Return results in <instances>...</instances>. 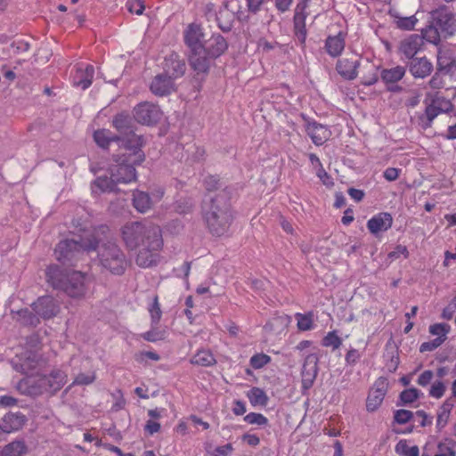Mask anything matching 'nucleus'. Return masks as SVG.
<instances>
[{
    "instance_id": "4be33fe9",
    "label": "nucleus",
    "mask_w": 456,
    "mask_h": 456,
    "mask_svg": "<svg viewBox=\"0 0 456 456\" xmlns=\"http://www.w3.org/2000/svg\"><path fill=\"white\" fill-rule=\"evenodd\" d=\"M393 217L389 213L382 212L372 216L367 222V228L372 234L386 232L392 227Z\"/></svg>"
},
{
    "instance_id": "ddd939ff",
    "label": "nucleus",
    "mask_w": 456,
    "mask_h": 456,
    "mask_svg": "<svg viewBox=\"0 0 456 456\" xmlns=\"http://www.w3.org/2000/svg\"><path fill=\"white\" fill-rule=\"evenodd\" d=\"M32 310L38 315V319H51L59 312V305L55 299L50 296L40 297L31 305Z\"/></svg>"
},
{
    "instance_id": "6e6d98bb",
    "label": "nucleus",
    "mask_w": 456,
    "mask_h": 456,
    "mask_svg": "<svg viewBox=\"0 0 456 456\" xmlns=\"http://www.w3.org/2000/svg\"><path fill=\"white\" fill-rule=\"evenodd\" d=\"M450 331V325L446 323H436L429 326V332L437 337L444 338L446 339V335Z\"/></svg>"
},
{
    "instance_id": "4c0bfd02",
    "label": "nucleus",
    "mask_w": 456,
    "mask_h": 456,
    "mask_svg": "<svg viewBox=\"0 0 456 456\" xmlns=\"http://www.w3.org/2000/svg\"><path fill=\"white\" fill-rule=\"evenodd\" d=\"M421 456L432 455L428 452V448L424 447ZM433 456H456V451L454 450V442H452V440L440 442L437 444V450Z\"/></svg>"
},
{
    "instance_id": "e2e57ef3",
    "label": "nucleus",
    "mask_w": 456,
    "mask_h": 456,
    "mask_svg": "<svg viewBox=\"0 0 456 456\" xmlns=\"http://www.w3.org/2000/svg\"><path fill=\"white\" fill-rule=\"evenodd\" d=\"M362 357V354L355 348H350L345 356V362L347 365H355Z\"/></svg>"
},
{
    "instance_id": "1a4fd4ad",
    "label": "nucleus",
    "mask_w": 456,
    "mask_h": 456,
    "mask_svg": "<svg viewBox=\"0 0 456 456\" xmlns=\"http://www.w3.org/2000/svg\"><path fill=\"white\" fill-rule=\"evenodd\" d=\"M320 354L316 352L307 354L305 358L301 370V388L302 393L305 394L314 385L318 371V363Z\"/></svg>"
},
{
    "instance_id": "aec40b11",
    "label": "nucleus",
    "mask_w": 456,
    "mask_h": 456,
    "mask_svg": "<svg viewBox=\"0 0 456 456\" xmlns=\"http://www.w3.org/2000/svg\"><path fill=\"white\" fill-rule=\"evenodd\" d=\"M185 72V63L179 58L176 53H171L165 58L164 75L168 76L171 79L182 77Z\"/></svg>"
},
{
    "instance_id": "79ce46f5",
    "label": "nucleus",
    "mask_w": 456,
    "mask_h": 456,
    "mask_svg": "<svg viewBox=\"0 0 456 456\" xmlns=\"http://www.w3.org/2000/svg\"><path fill=\"white\" fill-rule=\"evenodd\" d=\"M440 33L441 31L437 26L432 22V24L422 29L420 37H423V41L426 40L431 44L437 45L441 40Z\"/></svg>"
},
{
    "instance_id": "4468645a",
    "label": "nucleus",
    "mask_w": 456,
    "mask_h": 456,
    "mask_svg": "<svg viewBox=\"0 0 456 456\" xmlns=\"http://www.w3.org/2000/svg\"><path fill=\"white\" fill-rule=\"evenodd\" d=\"M211 58L206 47L190 51L189 64L197 75H206L209 71Z\"/></svg>"
},
{
    "instance_id": "69168bd1",
    "label": "nucleus",
    "mask_w": 456,
    "mask_h": 456,
    "mask_svg": "<svg viewBox=\"0 0 456 456\" xmlns=\"http://www.w3.org/2000/svg\"><path fill=\"white\" fill-rule=\"evenodd\" d=\"M434 378V373L430 370H424L418 378L417 384L420 387L429 385Z\"/></svg>"
},
{
    "instance_id": "f8f14e48",
    "label": "nucleus",
    "mask_w": 456,
    "mask_h": 456,
    "mask_svg": "<svg viewBox=\"0 0 456 456\" xmlns=\"http://www.w3.org/2000/svg\"><path fill=\"white\" fill-rule=\"evenodd\" d=\"M159 106L149 102H143L134 108V119L142 125H154L161 118Z\"/></svg>"
},
{
    "instance_id": "7c9ffc66",
    "label": "nucleus",
    "mask_w": 456,
    "mask_h": 456,
    "mask_svg": "<svg viewBox=\"0 0 456 456\" xmlns=\"http://www.w3.org/2000/svg\"><path fill=\"white\" fill-rule=\"evenodd\" d=\"M13 319L24 326L36 327L40 323L38 315L28 308L12 312Z\"/></svg>"
},
{
    "instance_id": "c85d7f7f",
    "label": "nucleus",
    "mask_w": 456,
    "mask_h": 456,
    "mask_svg": "<svg viewBox=\"0 0 456 456\" xmlns=\"http://www.w3.org/2000/svg\"><path fill=\"white\" fill-rule=\"evenodd\" d=\"M45 378L46 379V391L50 394H55L67 382L66 373L60 370L51 371L48 376L45 375Z\"/></svg>"
},
{
    "instance_id": "a19ab883",
    "label": "nucleus",
    "mask_w": 456,
    "mask_h": 456,
    "mask_svg": "<svg viewBox=\"0 0 456 456\" xmlns=\"http://www.w3.org/2000/svg\"><path fill=\"white\" fill-rule=\"evenodd\" d=\"M27 451L23 441H13L5 445L1 451L2 456H21Z\"/></svg>"
},
{
    "instance_id": "58836bf2",
    "label": "nucleus",
    "mask_w": 456,
    "mask_h": 456,
    "mask_svg": "<svg viewBox=\"0 0 456 456\" xmlns=\"http://www.w3.org/2000/svg\"><path fill=\"white\" fill-rule=\"evenodd\" d=\"M427 101H430L436 107L444 108L445 110H452L453 103L451 100L445 98L439 91L427 92L425 94Z\"/></svg>"
},
{
    "instance_id": "37998d69",
    "label": "nucleus",
    "mask_w": 456,
    "mask_h": 456,
    "mask_svg": "<svg viewBox=\"0 0 456 456\" xmlns=\"http://www.w3.org/2000/svg\"><path fill=\"white\" fill-rule=\"evenodd\" d=\"M148 311L151 316V324L158 326L162 317V311L157 295L153 297L151 303L148 305Z\"/></svg>"
},
{
    "instance_id": "dca6fc26",
    "label": "nucleus",
    "mask_w": 456,
    "mask_h": 456,
    "mask_svg": "<svg viewBox=\"0 0 456 456\" xmlns=\"http://www.w3.org/2000/svg\"><path fill=\"white\" fill-rule=\"evenodd\" d=\"M424 45L423 37L418 34H411L401 41L399 53L406 59H414Z\"/></svg>"
},
{
    "instance_id": "de8ad7c7",
    "label": "nucleus",
    "mask_w": 456,
    "mask_h": 456,
    "mask_svg": "<svg viewBox=\"0 0 456 456\" xmlns=\"http://www.w3.org/2000/svg\"><path fill=\"white\" fill-rule=\"evenodd\" d=\"M444 73L439 71L436 69L435 74L431 77L429 81L428 82V86L433 89L439 91L445 87V79H444Z\"/></svg>"
},
{
    "instance_id": "8fccbe9b",
    "label": "nucleus",
    "mask_w": 456,
    "mask_h": 456,
    "mask_svg": "<svg viewBox=\"0 0 456 456\" xmlns=\"http://www.w3.org/2000/svg\"><path fill=\"white\" fill-rule=\"evenodd\" d=\"M296 319L297 321V328L300 330H310L313 328L312 314H297Z\"/></svg>"
},
{
    "instance_id": "2f4dec72",
    "label": "nucleus",
    "mask_w": 456,
    "mask_h": 456,
    "mask_svg": "<svg viewBox=\"0 0 456 456\" xmlns=\"http://www.w3.org/2000/svg\"><path fill=\"white\" fill-rule=\"evenodd\" d=\"M436 69L444 74L453 72L456 70V58L447 52H439Z\"/></svg>"
},
{
    "instance_id": "e433bc0d",
    "label": "nucleus",
    "mask_w": 456,
    "mask_h": 456,
    "mask_svg": "<svg viewBox=\"0 0 456 456\" xmlns=\"http://www.w3.org/2000/svg\"><path fill=\"white\" fill-rule=\"evenodd\" d=\"M94 140L98 146L107 149L111 142H119L120 136L112 135L107 129H99L94 133Z\"/></svg>"
},
{
    "instance_id": "f704fd0d",
    "label": "nucleus",
    "mask_w": 456,
    "mask_h": 456,
    "mask_svg": "<svg viewBox=\"0 0 456 456\" xmlns=\"http://www.w3.org/2000/svg\"><path fill=\"white\" fill-rule=\"evenodd\" d=\"M190 362L191 364L202 367H210L216 363V360L214 354L208 349L198 350L196 354L191 358Z\"/></svg>"
},
{
    "instance_id": "393cba45",
    "label": "nucleus",
    "mask_w": 456,
    "mask_h": 456,
    "mask_svg": "<svg viewBox=\"0 0 456 456\" xmlns=\"http://www.w3.org/2000/svg\"><path fill=\"white\" fill-rule=\"evenodd\" d=\"M433 64L426 57L411 59L410 72L415 78H425L433 71Z\"/></svg>"
},
{
    "instance_id": "72a5a7b5",
    "label": "nucleus",
    "mask_w": 456,
    "mask_h": 456,
    "mask_svg": "<svg viewBox=\"0 0 456 456\" xmlns=\"http://www.w3.org/2000/svg\"><path fill=\"white\" fill-rule=\"evenodd\" d=\"M406 69L403 66H395L391 69H384L380 73L382 81L387 84H395L405 75Z\"/></svg>"
},
{
    "instance_id": "603ef678",
    "label": "nucleus",
    "mask_w": 456,
    "mask_h": 456,
    "mask_svg": "<svg viewBox=\"0 0 456 456\" xmlns=\"http://www.w3.org/2000/svg\"><path fill=\"white\" fill-rule=\"evenodd\" d=\"M244 420L251 425L266 426L268 419L261 413L250 412L244 417Z\"/></svg>"
},
{
    "instance_id": "5701e85b",
    "label": "nucleus",
    "mask_w": 456,
    "mask_h": 456,
    "mask_svg": "<svg viewBox=\"0 0 456 456\" xmlns=\"http://www.w3.org/2000/svg\"><path fill=\"white\" fill-rule=\"evenodd\" d=\"M151 91L158 96H166L175 90L174 80L164 74L157 75L151 84Z\"/></svg>"
},
{
    "instance_id": "412c9836",
    "label": "nucleus",
    "mask_w": 456,
    "mask_h": 456,
    "mask_svg": "<svg viewBox=\"0 0 456 456\" xmlns=\"http://www.w3.org/2000/svg\"><path fill=\"white\" fill-rule=\"evenodd\" d=\"M305 130L313 142L318 146L322 145L331 134L328 126L316 121H307Z\"/></svg>"
},
{
    "instance_id": "9b49d317",
    "label": "nucleus",
    "mask_w": 456,
    "mask_h": 456,
    "mask_svg": "<svg viewBox=\"0 0 456 456\" xmlns=\"http://www.w3.org/2000/svg\"><path fill=\"white\" fill-rule=\"evenodd\" d=\"M112 126L123 135L121 137L124 149H129L130 141L134 137H142L134 133V122L133 118L125 112L117 114L112 120Z\"/></svg>"
},
{
    "instance_id": "9d476101",
    "label": "nucleus",
    "mask_w": 456,
    "mask_h": 456,
    "mask_svg": "<svg viewBox=\"0 0 456 456\" xmlns=\"http://www.w3.org/2000/svg\"><path fill=\"white\" fill-rule=\"evenodd\" d=\"M433 22L444 37L452 36L456 32V13L447 7H440L431 12Z\"/></svg>"
},
{
    "instance_id": "2eb2a0df",
    "label": "nucleus",
    "mask_w": 456,
    "mask_h": 456,
    "mask_svg": "<svg viewBox=\"0 0 456 456\" xmlns=\"http://www.w3.org/2000/svg\"><path fill=\"white\" fill-rule=\"evenodd\" d=\"M423 103L425 104V110L423 113H420L418 117V124L419 126L427 130L430 128L433 125L434 120L443 113H450L452 110H445L444 108L436 107L430 101H427V98H424Z\"/></svg>"
},
{
    "instance_id": "09e8293b",
    "label": "nucleus",
    "mask_w": 456,
    "mask_h": 456,
    "mask_svg": "<svg viewBox=\"0 0 456 456\" xmlns=\"http://www.w3.org/2000/svg\"><path fill=\"white\" fill-rule=\"evenodd\" d=\"M141 337L149 342H156L164 338V332L159 330L158 326L151 324V330L141 334Z\"/></svg>"
},
{
    "instance_id": "052dcab7",
    "label": "nucleus",
    "mask_w": 456,
    "mask_h": 456,
    "mask_svg": "<svg viewBox=\"0 0 456 456\" xmlns=\"http://www.w3.org/2000/svg\"><path fill=\"white\" fill-rule=\"evenodd\" d=\"M127 11L137 15L142 14L145 7L142 0H128L126 4Z\"/></svg>"
},
{
    "instance_id": "49530a36",
    "label": "nucleus",
    "mask_w": 456,
    "mask_h": 456,
    "mask_svg": "<svg viewBox=\"0 0 456 456\" xmlns=\"http://www.w3.org/2000/svg\"><path fill=\"white\" fill-rule=\"evenodd\" d=\"M395 452L403 456H419V449L417 445L409 446L405 440H401L395 445Z\"/></svg>"
},
{
    "instance_id": "a878e982",
    "label": "nucleus",
    "mask_w": 456,
    "mask_h": 456,
    "mask_svg": "<svg viewBox=\"0 0 456 456\" xmlns=\"http://www.w3.org/2000/svg\"><path fill=\"white\" fill-rule=\"evenodd\" d=\"M25 422L26 417L22 413H8L2 419L0 428L4 433H12L20 429Z\"/></svg>"
},
{
    "instance_id": "5fc2aeb1",
    "label": "nucleus",
    "mask_w": 456,
    "mask_h": 456,
    "mask_svg": "<svg viewBox=\"0 0 456 456\" xmlns=\"http://www.w3.org/2000/svg\"><path fill=\"white\" fill-rule=\"evenodd\" d=\"M445 390L446 386L444 383L441 380H436L431 385L428 395L433 398L439 399L444 396Z\"/></svg>"
},
{
    "instance_id": "f257e3e1",
    "label": "nucleus",
    "mask_w": 456,
    "mask_h": 456,
    "mask_svg": "<svg viewBox=\"0 0 456 456\" xmlns=\"http://www.w3.org/2000/svg\"><path fill=\"white\" fill-rule=\"evenodd\" d=\"M203 219L213 235H224L229 229L233 215L224 191L215 197L206 196L202 203Z\"/></svg>"
},
{
    "instance_id": "bf43d9fd",
    "label": "nucleus",
    "mask_w": 456,
    "mask_h": 456,
    "mask_svg": "<svg viewBox=\"0 0 456 456\" xmlns=\"http://www.w3.org/2000/svg\"><path fill=\"white\" fill-rule=\"evenodd\" d=\"M444 342V338L437 337L433 340L422 343L420 345L419 351L421 353L433 351L440 346Z\"/></svg>"
},
{
    "instance_id": "423d86ee",
    "label": "nucleus",
    "mask_w": 456,
    "mask_h": 456,
    "mask_svg": "<svg viewBox=\"0 0 456 456\" xmlns=\"http://www.w3.org/2000/svg\"><path fill=\"white\" fill-rule=\"evenodd\" d=\"M160 235L162 234L159 226L151 223L129 222L121 228L122 240L128 250H134L149 240L156 247Z\"/></svg>"
},
{
    "instance_id": "c03bdc74",
    "label": "nucleus",
    "mask_w": 456,
    "mask_h": 456,
    "mask_svg": "<svg viewBox=\"0 0 456 456\" xmlns=\"http://www.w3.org/2000/svg\"><path fill=\"white\" fill-rule=\"evenodd\" d=\"M422 395L423 394L415 387L404 389L400 393V403H398L397 405H407L412 403L416 400H418Z\"/></svg>"
},
{
    "instance_id": "ea45409f",
    "label": "nucleus",
    "mask_w": 456,
    "mask_h": 456,
    "mask_svg": "<svg viewBox=\"0 0 456 456\" xmlns=\"http://www.w3.org/2000/svg\"><path fill=\"white\" fill-rule=\"evenodd\" d=\"M247 397L253 406H265L268 403L267 395L259 387L251 388L247 393Z\"/></svg>"
},
{
    "instance_id": "c9c22d12",
    "label": "nucleus",
    "mask_w": 456,
    "mask_h": 456,
    "mask_svg": "<svg viewBox=\"0 0 456 456\" xmlns=\"http://www.w3.org/2000/svg\"><path fill=\"white\" fill-rule=\"evenodd\" d=\"M133 205L140 213H145L151 209L152 202L148 193L142 191H134L133 193Z\"/></svg>"
},
{
    "instance_id": "c756f323",
    "label": "nucleus",
    "mask_w": 456,
    "mask_h": 456,
    "mask_svg": "<svg viewBox=\"0 0 456 456\" xmlns=\"http://www.w3.org/2000/svg\"><path fill=\"white\" fill-rule=\"evenodd\" d=\"M228 48V44L224 37L220 34L213 35L208 40V46L206 47L208 55L216 59L221 56Z\"/></svg>"
},
{
    "instance_id": "cd10ccee",
    "label": "nucleus",
    "mask_w": 456,
    "mask_h": 456,
    "mask_svg": "<svg viewBox=\"0 0 456 456\" xmlns=\"http://www.w3.org/2000/svg\"><path fill=\"white\" fill-rule=\"evenodd\" d=\"M307 16L308 12L306 10L299 11L298 9H295V14L293 18L294 33L295 37L302 45H305L307 35V30L305 28V19Z\"/></svg>"
},
{
    "instance_id": "13d9d810",
    "label": "nucleus",
    "mask_w": 456,
    "mask_h": 456,
    "mask_svg": "<svg viewBox=\"0 0 456 456\" xmlns=\"http://www.w3.org/2000/svg\"><path fill=\"white\" fill-rule=\"evenodd\" d=\"M414 418V413L408 410H397L395 412L394 419L398 424H405Z\"/></svg>"
},
{
    "instance_id": "680f3d73",
    "label": "nucleus",
    "mask_w": 456,
    "mask_h": 456,
    "mask_svg": "<svg viewBox=\"0 0 456 456\" xmlns=\"http://www.w3.org/2000/svg\"><path fill=\"white\" fill-rule=\"evenodd\" d=\"M95 380L94 372L91 373H79L74 379L73 385H90Z\"/></svg>"
},
{
    "instance_id": "39448f33",
    "label": "nucleus",
    "mask_w": 456,
    "mask_h": 456,
    "mask_svg": "<svg viewBox=\"0 0 456 456\" xmlns=\"http://www.w3.org/2000/svg\"><path fill=\"white\" fill-rule=\"evenodd\" d=\"M47 281L71 297H81L86 293L90 277L81 272L63 273L58 266L51 265L45 272Z\"/></svg>"
},
{
    "instance_id": "473e14b6",
    "label": "nucleus",
    "mask_w": 456,
    "mask_h": 456,
    "mask_svg": "<svg viewBox=\"0 0 456 456\" xmlns=\"http://www.w3.org/2000/svg\"><path fill=\"white\" fill-rule=\"evenodd\" d=\"M117 181L112 179V175L110 177L103 175L97 177L93 183L92 191L94 193L99 192H111L117 191Z\"/></svg>"
},
{
    "instance_id": "7ed1b4c3",
    "label": "nucleus",
    "mask_w": 456,
    "mask_h": 456,
    "mask_svg": "<svg viewBox=\"0 0 456 456\" xmlns=\"http://www.w3.org/2000/svg\"><path fill=\"white\" fill-rule=\"evenodd\" d=\"M126 152L113 157L114 164L110 167V174L112 179L118 183H129L136 179L135 166L141 165L145 159L142 151L143 139L134 137Z\"/></svg>"
},
{
    "instance_id": "a211bd4d",
    "label": "nucleus",
    "mask_w": 456,
    "mask_h": 456,
    "mask_svg": "<svg viewBox=\"0 0 456 456\" xmlns=\"http://www.w3.org/2000/svg\"><path fill=\"white\" fill-rule=\"evenodd\" d=\"M360 60L356 57L342 58L336 63V70L345 80H354L357 77Z\"/></svg>"
},
{
    "instance_id": "a18cd8bd",
    "label": "nucleus",
    "mask_w": 456,
    "mask_h": 456,
    "mask_svg": "<svg viewBox=\"0 0 456 456\" xmlns=\"http://www.w3.org/2000/svg\"><path fill=\"white\" fill-rule=\"evenodd\" d=\"M325 347H331L332 350L338 349L342 345V338L338 335L337 330L328 332L322 340Z\"/></svg>"
},
{
    "instance_id": "b1692460",
    "label": "nucleus",
    "mask_w": 456,
    "mask_h": 456,
    "mask_svg": "<svg viewBox=\"0 0 456 456\" xmlns=\"http://www.w3.org/2000/svg\"><path fill=\"white\" fill-rule=\"evenodd\" d=\"M94 75V66L89 64L86 67L78 66L73 77V85L86 90L92 85Z\"/></svg>"
},
{
    "instance_id": "f3484780",
    "label": "nucleus",
    "mask_w": 456,
    "mask_h": 456,
    "mask_svg": "<svg viewBox=\"0 0 456 456\" xmlns=\"http://www.w3.org/2000/svg\"><path fill=\"white\" fill-rule=\"evenodd\" d=\"M184 43L190 51L204 48L202 44L204 33L200 25L191 23L187 26L183 33Z\"/></svg>"
},
{
    "instance_id": "864d4df0",
    "label": "nucleus",
    "mask_w": 456,
    "mask_h": 456,
    "mask_svg": "<svg viewBox=\"0 0 456 456\" xmlns=\"http://www.w3.org/2000/svg\"><path fill=\"white\" fill-rule=\"evenodd\" d=\"M250 365L256 369H261L271 362V357L265 354H256L250 358Z\"/></svg>"
},
{
    "instance_id": "774afa93",
    "label": "nucleus",
    "mask_w": 456,
    "mask_h": 456,
    "mask_svg": "<svg viewBox=\"0 0 456 456\" xmlns=\"http://www.w3.org/2000/svg\"><path fill=\"white\" fill-rule=\"evenodd\" d=\"M160 424L153 419L147 420L145 426H144V431L150 436H152L160 430Z\"/></svg>"
},
{
    "instance_id": "bb28decb",
    "label": "nucleus",
    "mask_w": 456,
    "mask_h": 456,
    "mask_svg": "<svg viewBox=\"0 0 456 456\" xmlns=\"http://www.w3.org/2000/svg\"><path fill=\"white\" fill-rule=\"evenodd\" d=\"M346 46V36L339 32L336 36H329L325 40V49L327 53L331 57L339 56Z\"/></svg>"
},
{
    "instance_id": "20e7f679",
    "label": "nucleus",
    "mask_w": 456,
    "mask_h": 456,
    "mask_svg": "<svg viewBox=\"0 0 456 456\" xmlns=\"http://www.w3.org/2000/svg\"><path fill=\"white\" fill-rule=\"evenodd\" d=\"M38 364L37 355L34 354H29L24 360L18 358L12 361L14 370L26 374V377L16 385L17 390L21 395L37 397L47 393L45 375L39 373L29 374V372L37 369Z\"/></svg>"
},
{
    "instance_id": "4d7b16f0",
    "label": "nucleus",
    "mask_w": 456,
    "mask_h": 456,
    "mask_svg": "<svg viewBox=\"0 0 456 456\" xmlns=\"http://www.w3.org/2000/svg\"><path fill=\"white\" fill-rule=\"evenodd\" d=\"M203 184H204L205 189L208 192L216 191L221 186L219 177L216 175H209L205 177V179L203 181Z\"/></svg>"
},
{
    "instance_id": "6ab92c4d",
    "label": "nucleus",
    "mask_w": 456,
    "mask_h": 456,
    "mask_svg": "<svg viewBox=\"0 0 456 456\" xmlns=\"http://www.w3.org/2000/svg\"><path fill=\"white\" fill-rule=\"evenodd\" d=\"M387 393V386L384 380H378L370 389L367 400L366 409L368 411H375L382 403Z\"/></svg>"
},
{
    "instance_id": "0e129e2a",
    "label": "nucleus",
    "mask_w": 456,
    "mask_h": 456,
    "mask_svg": "<svg viewBox=\"0 0 456 456\" xmlns=\"http://www.w3.org/2000/svg\"><path fill=\"white\" fill-rule=\"evenodd\" d=\"M316 175L327 187H332L334 185L332 177L325 171L323 167L317 168Z\"/></svg>"
},
{
    "instance_id": "0eeeda50",
    "label": "nucleus",
    "mask_w": 456,
    "mask_h": 456,
    "mask_svg": "<svg viewBox=\"0 0 456 456\" xmlns=\"http://www.w3.org/2000/svg\"><path fill=\"white\" fill-rule=\"evenodd\" d=\"M98 257L102 267L114 275H122L126 269V255L114 241L108 240L101 245Z\"/></svg>"
},
{
    "instance_id": "f03ea898",
    "label": "nucleus",
    "mask_w": 456,
    "mask_h": 456,
    "mask_svg": "<svg viewBox=\"0 0 456 456\" xmlns=\"http://www.w3.org/2000/svg\"><path fill=\"white\" fill-rule=\"evenodd\" d=\"M107 226H101L91 233L61 240L54 249L56 259L63 265H74L85 253L94 251L101 241L99 233H105Z\"/></svg>"
},
{
    "instance_id": "6e6552de",
    "label": "nucleus",
    "mask_w": 456,
    "mask_h": 456,
    "mask_svg": "<svg viewBox=\"0 0 456 456\" xmlns=\"http://www.w3.org/2000/svg\"><path fill=\"white\" fill-rule=\"evenodd\" d=\"M163 247L162 235L159 236L158 246L154 247L151 244V240L138 247L135 256V263L141 268H150L157 265L160 261L159 252Z\"/></svg>"
},
{
    "instance_id": "338daca9",
    "label": "nucleus",
    "mask_w": 456,
    "mask_h": 456,
    "mask_svg": "<svg viewBox=\"0 0 456 456\" xmlns=\"http://www.w3.org/2000/svg\"><path fill=\"white\" fill-rule=\"evenodd\" d=\"M412 419L414 421H418L420 427H426L432 423L431 419H429L428 414L422 410L417 411Z\"/></svg>"
},
{
    "instance_id": "3c124183",
    "label": "nucleus",
    "mask_w": 456,
    "mask_h": 456,
    "mask_svg": "<svg viewBox=\"0 0 456 456\" xmlns=\"http://www.w3.org/2000/svg\"><path fill=\"white\" fill-rule=\"evenodd\" d=\"M395 19L397 28L406 30L413 29L418 20L413 15L409 17L395 16Z\"/></svg>"
}]
</instances>
